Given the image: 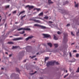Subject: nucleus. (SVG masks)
<instances>
[{"label": "nucleus", "instance_id": "3", "mask_svg": "<svg viewBox=\"0 0 79 79\" xmlns=\"http://www.w3.org/2000/svg\"><path fill=\"white\" fill-rule=\"evenodd\" d=\"M43 35L44 36V38H51L50 35L48 34H43Z\"/></svg>", "mask_w": 79, "mask_h": 79}, {"label": "nucleus", "instance_id": "6", "mask_svg": "<svg viewBox=\"0 0 79 79\" xmlns=\"http://www.w3.org/2000/svg\"><path fill=\"white\" fill-rule=\"evenodd\" d=\"M23 39V38H15L13 39V40H22Z\"/></svg>", "mask_w": 79, "mask_h": 79}, {"label": "nucleus", "instance_id": "11", "mask_svg": "<svg viewBox=\"0 0 79 79\" xmlns=\"http://www.w3.org/2000/svg\"><path fill=\"white\" fill-rule=\"evenodd\" d=\"M48 3H49V4H51V3H53V2H52V1L50 0H48Z\"/></svg>", "mask_w": 79, "mask_h": 79}, {"label": "nucleus", "instance_id": "53", "mask_svg": "<svg viewBox=\"0 0 79 79\" xmlns=\"http://www.w3.org/2000/svg\"><path fill=\"white\" fill-rule=\"evenodd\" d=\"M6 54H8V52H6Z\"/></svg>", "mask_w": 79, "mask_h": 79}, {"label": "nucleus", "instance_id": "12", "mask_svg": "<svg viewBox=\"0 0 79 79\" xmlns=\"http://www.w3.org/2000/svg\"><path fill=\"white\" fill-rule=\"evenodd\" d=\"M24 30H26V31H31V29L29 28H24Z\"/></svg>", "mask_w": 79, "mask_h": 79}, {"label": "nucleus", "instance_id": "8", "mask_svg": "<svg viewBox=\"0 0 79 79\" xmlns=\"http://www.w3.org/2000/svg\"><path fill=\"white\" fill-rule=\"evenodd\" d=\"M53 36H54V40H58V38L56 36V35H54Z\"/></svg>", "mask_w": 79, "mask_h": 79}, {"label": "nucleus", "instance_id": "61", "mask_svg": "<svg viewBox=\"0 0 79 79\" xmlns=\"http://www.w3.org/2000/svg\"><path fill=\"white\" fill-rule=\"evenodd\" d=\"M8 0V1H10V0Z\"/></svg>", "mask_w": 79, "mask_h": 79}, {"label": "nucleus", "instance_id": "27", "mask_svg": "<svg viewBox=\"0 0 79 79\" xmlns=\"http://www.w3.org/2000/svg\"><path fill=\"white\" fill-rule=\"evenodd\" d=\"M40 18L38 17H35L33 18V19H39Z\"/></svg>", "mask_w": 79, "mask_h": 79}, {"label": "nucleus", "instance_id": "55", "mask_svg": "<svg viewBox=\"0 0 79 79\" xmlns=\"http://www.w3.org/2000/svg\"><path fill=\"white\" fill-rule=\"evenodd\" d=\"M37 55H39V53H37V54H36Z\"/></svg>", "mask_w": 79, "mask_h": 79}, {"label": "nucleus", "instance_id": "25", "mask_svg": "<svg viewBox=\"0 0 79 79\" xmlns=\"http://www.w3.org/2000/svg\"><path fill=\"white\" fill-rule=\"evenodd\" d=\"M5 8H10V5L6 6Z\"/></svg>", "mask_w": 79, "mask_h": 79}, {"label": "nucleus", "instance_id": "2", "mask_svg": "<svg viewBox=\"0 0 79 79\" xmlns=\"http://www.w3.org/2000/svg\"><path fill=\"white\" fill-rule=\"evenodd\" d=\"M64 37L63 40L65 41H66V40L68 41V40H67V38L68 37V34L64 33Z\"/></svg>", "mask_w": 79, "mask_h": 79}, {"label": "nucleus", "instance_id": "22", "mask_svg": "<svg viewBox=\"0 0 79 79\" xmlns=\"http://www.w3.org/2000/svg\"><path fill=\"white\" fill-rule=\"evenodd\" d=\"M24 32H25V31H23V32H20V34H24Z\"/></svg>", "mask_w": 79, "mask_h": 79}, {"label": "nucleus", "instance_id": "19", "mask_svg": "<svg viewBox=\"0 0 79 79\" xmlns=\"http://www.w3.org/2000/svg\"><path fill=\"white\" fill-rule=\"evenodd\" d=\"M40 25L37 24H35L34 25V26H37L38 27H40Z\"/></svg>", "mask_w": 79, "mask_h": 79}, {"label": "nucleus", "instance_id": "35", "mask_svg": "<svg viewBox=\"0 0 79 79\" xmlns=\"http://www.w3.org/2000/svg\"><path fill=\"white\" fill-rule=\"evenodd\" d=\"M73 52L74 53H76L77 52V51L76 50H74L73 51Z\"/></svg>", "mask_w": 79, "mask_h": 79}, {"label": "nucleus", "instance_id": "51", "mask_svg": "<svg viewBox=\"0 0 79 79\" xmlns=\"http://www.w3.org/2000/svg\"><path fill=\"white\" fill-rule=\"evenodd\" d=\"M44 46H46V44H44Z\"/></svg>", "mask_w": 79, "mask_h": 79}, {"label": "nucleus", "instance_id": "32", "mask_svg": "<svg viewBox=\"0 0 79 79\" xmlns=\"http://www.w3.org/2000/svg\"><path fill=\"white\" fill-rule=\"evenodd\" d=\"M68 76V74L65 75L64 77V78H66V77Z\"/></svg>", "mask_w": 79, "mask_h": 79}, {"label": "nucleus", "instance_id": "47", "mask_svg": "<svg viewBox=\"0 0 79 79\" xmlns=\"http://www.w3.org/2000/svg\"><path fill=\"white\" fill-rule=\"evenodd\" d=\"M24 62H26V60H25L24 61Z\"/></svg>", "mask_w": 79, "mask_h": 79}, {"label": "nucleus", "instance_id": "54", "mask_svg": "<svg viewBox=\"0 0 79 79\" xmlns=\"http://www.w3.org/2000/svg\"><path fill=\"white\" fill-rule=\"evenodd\" d=\"M35 60H37V58H35Z\"/></svg>", "mask_w": 79, "mask_h": 79}, {"label": "nucleus", "instance_id": "49", "mask_svg": "<svg viewBox=\"0 0 79 79\" xmlns=\"http://www.w3.org/2000/svg\"><path fill=\"white\" fill-rule=\"evenodd\" d=\"M66 73H68V70H67L66 71Z\"/></svg>", "mask_w": 79, "mask_h": 79}, {"label": "nucleus", "instance_id": "45", "mask_svg": "<svg viewBox=\"0 0 79 79\" xmlns=\"http://www.w3.org/2000/svg\"><path fill=\"white\" fill-rule=\"evenodd\" d=\"M11 14H9V16H11Z\"/></svg>", "mask_w": 79, "mask_h": 79}, {"label": "nucleus", "instance_id": "52", "mask_svg": "<svg viewBox=\"0 0 79 79\" xmlns=\"http://www.w3.org/2000/svg\"><path fill=\"white\" fill-rule=\"evenodd\" d=\"M10 37H13V36H10Z\"/></svg>", "mask_w": 79, "mask_h": 79}, {"label": "nucleus", "instance_id": "36", "mask_svg": "<svg viewBox=\"0 0 79 79\" xmlns=\"http://www.w3.org/2000/svg\"><path fill=\"white\" fill-rule=\"evenodd\" d=\"M57 34H61V33L60 32L58 31L57 32Z\"/></svg>", "mask_w": 79, "mask_h": 79}, {"label": "nucleus", "instance_id": "48", "mask_svg": "<svg viewBox=\"0 0 79 79\" xmlns=\"http://www.w3.org/2000/svg\"><path fill=\"white\" fill-rule=\"evenodd\" d=\"M74 43H72L71 45H74Z\"/></svg>", "mask_w": 79, "mask_h": 79}, {"label": "nucleus", "instance_id": "64", "mask_svg": "<svg viewBox=\"0 0 79 79\" xmlns=\"http://www.w3.org/2000/svg\"><path fill=\"white\" fill-rule=\"evenodd\" d=\"M78 32H79V30H78Z\"/></svg>", "mask_w": 79, "mask_h": 79}, {"label": "nucleus", "instance_id": "16", "mask_svg": "<svg viewBox=\"0 0 79 79\" xmlns=\"http://www.w3.org/2000/svg\"><path fill=\"white\" fill-rule=\"evenodd\" d=\"M18 48V47L17 46H13L12 47V48L13 49H16V48Z\"/></svg>", "mask_w": 79, "mask_h": 79}, {"label": "nucleus", "instance_id": "17", "mask_svg": "<svg viewBox=\"0 0 79 79\" xmlns=\"http://www.w3.org/2000/svg\"><path fill=\"white\" fill-rule=\"evenodd\" d=\"M76 2H75V7H77H77H78V4H76Z\"/></svg>", "mask_w": 79, "mask_h": 79}, {"label": "nucleus", "instance_id": "1", "mask_svg": "<svg viewBox=\"0 0 79 79\" xmlns=\"http://www.w3.org/2000/svg\"><path fill=\"white\" fill-rule=\"evenodd\" d=\"M55 63L56 64L58 65L59 64V63L58 62H56V61H54V62H49L48 63H47L46 64V65L48 67L49 66H53L54 65Z\"/></svg>", "mask_w": 79, "mask_h": 79}, {"label": "nucleus", "instance_id": "42", "mask_svg": "<svg viewBox=\"0 0 79 79\" xmlns=\"http://www.w3.org/2000/svg\"><path fill=\"white\" fill-rule=\"evenodd\" d=\"M70 26V24H67V25L66 26Z\"/></svg>", "mask_w": 79, "mask_h": 79}, {"label": "nucleus", "instance_id": "5", "mask_svg": "<svg viewBox=\"0 0 79 79\" xmlns=\"http://www.w3.org/2000/svg\"><path fill=\"white\" fill-rule=\"evenodd\" d=\"M31 20H32V21H35V23H40V21L39 20H37L36 19H31Z\"/></svg>", "mask_w": 79, "mask_h": 79}, {"label": "nucleus", "instance_id": "29", "mask_svg": "<svg viewBox=\"0 0 79 79\" xmlns=\"http://www.w3.org/2000/svg\"><path fill=\"white\" fill-rule=\"evenodd\" d=\"M16 69L17 71H18V72H19V69L16 68Z\"/></svg>", "mask_w": 79, "mask_h": 79}, {"label": "nucleus", "instance_id": "34", "mask_svg": "<svg viewBox=\"0 0 79 79\" xmlns=\"http://www.w3.org/2000/svg\"><path fill=\"white\" fill-rule=\"evenodd\" d=\"M76 73H79V67L78 68L77 71H76Z\"/></svg>", "mask_w": 79, "mask_h": 79}, {"label": "nucleus", "instance_id": "63", "mask_svg": "<svg viewBox=\"0 0 79 79\" xmlns=\"http://www.w3.org/2000/svg\"><path fill=\"white\" fill-rule=\"evenodd\" d=\"M1 61V59H0V61Z\"/></svg>", "mask_w": 79, "mask_h": 79}, {"label": "nucleus", "instance_id": "58", "mask_svg": "<svg viewBox=\"0 0 79 79\" xmlns=\"http://www.w3.org/2000/svg\"><path fill=\"white\" fill-rule=\"evenodd\" d=\"M0 18H2V17L0 16Z\"/></svg>", "mask_w": 79, "mask_h": 79}, {"label": "nucleus", "instance_id": "43", "mask_svg": "<svg viewBox=\"0 0 79 79\" xmlns=\"http://www.w3.org/2000/svg\"><path fill=\"white\" fill-rule=\"evenodd\" d=\"M9 57H11V56H12V54H10L9 55Z\"/></svg>", "mask_w": 79, "mask_h": 79}, {"label": "nucleus", "instance_id": "39", "mask_svg": "<svg viewBox=\"0 0 79 79\" xmlns=\"http://www.w3.org/2000/svg\"><path fill=\"white\" fill-rule=\"evenodd\" d=\"M69 2L68 1H66L65 2V4H67V3H68Z\"/></svg>", "mask_w": 79, "mask_h": 79}, {"label": "nucleus", "instance_id": "7", "mask_svg": "<svg viewBox=\"0 0 79 79\" xmlns=\"http://www.w3.org/2000/svg\"><path fill=\"white\" fill-rule=\"evenodd\" d=\"M33 37V36H29L28 38H26V41H27L28 40H29V39H32V38Z\"/></svg>", "mask_w": 79, "mask_h": 79}, {"label": "nucleus", "instance_id": "14", "mask_svg": "<svg viewBox=\"0 0 79 79\" xmlns=\"http://www.w3.org/2000/svg\"><path fill=\"white\" fill-rule=\"evenodd\" d=\"M39 16H43L44 15V13L43 12H41L40 13L39 15Z\"/></svg>", "mask_w": 79, "mask_h": 79}, {"label": "nucleus", "instance_id": "46", "mask_svg": "<svg viewBox=\"0 0 79 79\" xmlns=\"http://www.w3.org/2000/svg\"><path fill=\"white\" fill-rule=\"evenodd\" d=\"M7 24L6 23L5 24V27H6V26L7 25Z\"/></svg>", "mask_w": 79, "mask_h": 79}, {"label": "nucleus", "instance_id": "18", "mask_svg": "<svg viewBox=\"0 0 79 79\" xmlns=\"http://www.w3.org/2000/svg\"><path fill=\"white\" fill-rule=\"evenodd\" d=\"M8 44H13L14 43H13V42H8Z\"/></svg>", "mask_w": 79, "mask_h": 79}, {"label": "nucleus", "instance_id": "30", "mask_svg": "<svg viewBox=\"0 0 79 79\" xmlns=\"http://www.w3.org/2000/svg\"><path fill=\"white\" fill-rule=\"evenodd\" d=\"M61 11H62L61 13H65V10H61Z\"/></svg>", "mask_w": 79, "mask_h": 79}, {"label": "nucleus", "instance_id": "41", "mask_svg": "<svg viewBox=\"0 0 79 79\" xmlns=\"http://www.w3.org/2000/svg\"><path fill=\"white\" fill-rule=\"evenodd\" d=\"M78 34H79V31H78L77 32V35H79Z\"/></svg>", "mask_w": 79, "mask_h": 79}, {"label": "nucleus", "instance_id": "4", "mask_svg": "<svg viewBox=\"0 0 79 79\" xmlns=\"http://www.w3.org/2000/svg\"><path fill=\"white\" fill-rule=\"evenodd\" d=\"M34 6H30L29 5H28L26 6L25 8H28L29 10H31V9H32V8H34Z\"/></svg>", "mask_w": 79, "mask_h": 79}, {"label": "nucleus", "instance_id": "60", "mask_svg": "<svg viewBox=\"0 0 79 79\" xmlns=\"http://www.w3.org/2000/svg\"><path fill=\"white\" fill-rule=\"evenodd\" d=\"M34 63H35V62H34Z\"/></svg>", "mask_w": 79, "mask_h": 79}, {"label": "nucleus", "instance_id": "57", "mask_svg": "<svg viewBox=\"0 0 79 79\" xmlns=\"http://www.w3.org/2000/svg\"><path fill=\"white\" fill-rule=\"evenodd\" d=\"M40 79H44V78H40Z\"/></svg>", "mask_w": 79, "mask_h": 79}, {"label": "nucleus", "instance_id": "56", "mask_svg": "<svg viewBox=\"0 0 79 79\" xmlns=\"http://www.w3.org/2000/svg\"><path fill=\"white\" fill-rule=\"evenodd\" d=\"M25 35H26V34H24V36H25Z\"/></svg>", "mask_w": 79, "mask_h": 79}, {"label": "nucleus", "instance_id": "9", "mask_svg": "<svg viewBox=\"0 0 79 79\" xmlns=\"http://www.w3.org/2000/svg\"><path fill=\"white\" fill-rule=\"evenodd\" d=\"M40 27H41L42 29H46V27L45 26H41L40 25Z\"/></svg>", "mask_w": 79, "mask_h": 79}, {"label": "nucleus", "instance_id": "21", "mask_svg": "<svg viewBox=\"0 0 79 79\" xmlns=\"http://www.w3.org/2000/svg\"><path fill=\"white\" fill-rule=\"evenodd\" d=\"M44 19H48V17L47 16H45L44 17Z\"/></svg>", "mask_w": 79, "mask_h": 79}, {"label": "nucleus", "instance_id": "20", "mask_svg": "<svg viewBox=\"0 0 79 79\" xmlns=\"http://www.w3.org/2000/svg\"><path fill=\"white\" fill-rule=\"evenodd\" d=\"M54 45L55 47L56 48V47H58V44H54Z\"/></svg>", "mask_w": 79, "mask_h": 79}, {"label": "nucleus", "instance_id": "33", "mask_svg": "<svg viewBox=\"0 0 79 79\" xmlns=\"http://www.w3.org/2000/svg\"><path fill=\"white\" fill-rule=\"evenodd\" d=\"M36 73H37V71H35L34 73H31V75H33L34 74Z\"/></svg>", "mask_w": 79, "mask_h": 79}, {"label": "nucleus", "instance_id": "31", "mask_svg": "<svg viewBox=\"0 0 79 79\" xmlns=\"http://www.w3.org/2000/svg\"><path fill=\"white\" fill-rule=\"evenodd\" d=\"M35 9H36V10H37V11H40V9H39H39H38V8H36Z\"/></svg>", "mask_w": 79, "mask_h": 79}, {"label": "nucleus", "instance_id": "28", "mask_svg": "<svg viewBox=\"0 0 79 79\" xmlns=\"http://www.w3.org/2000/svg\"><path fill=\"white\" fill-rule=\"evenodd\" d=\"M13 14H15V13H16V10H15L13 12H12Z\"/></svg>", "mask_w": 79, "mask_h": 79}, {"label": "nucleus", "instance_id": "59", "mask_svg": "<svg viewBox=\"0 0 79 79\" xmlns=\"http://www.w3.org/2000/svg\"><path fill=\"white\" fill-rule=\"evenodd\" d=\"M1 19H0V21H1Z\"/></svg>", "mask_w": 79, "mask_h": 79}, {"label": "nucleus", "instance_id": "13", "mask_svg": "<svg viewBox=\"0 0 79 79\" xmlns=\"http://www.w3.org/2000/svg\"><path fill=\"white\" fill-rule=\"evenodd\" d=\"M24 12H25V11H24L21 12L19 14L18 16H19V15H21V14H23V13H24Z\"/></svg>", "mask_w": 79, "mask_h": 79}, {"label": "nucleus", "instance_id": "23", "mask_svg": "<svg viewBox=\"0 0 79 79\" xmlns=\"http://www.w3.org/2000/svg\"><path fill=\"white\" fill-rule=\"evenodd\" d=\"M48 57H46L45 59V62H46V61H47V60H48Z\"/></svg>", "mask_w": 79, "mask_h": 79}, {"label": "nucleus", "instance_id": "37", "mask_svg": "<svg viewBox=\"0 0 79 79\" xmlns=\"http://www.w3.org/2000/svg\"><path fill=\"white\" fill-rule=\"evenodd\" d=\"M79 56V54H77L76 55V57H78Z\"/></svg>", "mask_w": 79, "mask_h": 79}, {"label": "nucleus", "instance_id": "50", "mask_svg": "<svg viewBox=\"0 0 79 79\" xmlns=\"http://www.w3.org/2000/svg\"><path fill=\"white\" fill-rule=\"evenodd\" d=\"M18 22H16V23H15V24H18Z\"/></svg>", "mask_w": 79, "mask_h": 79}, {"label": "nucleus", "instance_id": "44", "mask_svg": "<svg viewBox=\"0 0 79 79\" xmlns=\"http://www.w3.org/2000/svg\"><path fill=\"white\" fill-rule=\"evenodd\" d=\"M1 69H2V70H3L4 69V68H2Z\"/></svg>", "mask_w": 79, "mask_h": 79}, {"label": "nucleus", "instance_id": "40", "mask_svg": "<svg viewBox=\"0 0 79 79\" xmlns=\"http://www.w3.org/2000/svg\"><path fill=\"white\" fill-rule=\"evenodd\" d=\"M71 34L72 35H74L73 34V32H71Z\"/></svg>", "mask_w": 79, "mask_h": 79}, {"label": "nucleus", "instance_id": "10", "mask_svg": "<svg viewBox=\"0 0 79 79\" xmlns=\"http://www.w3.org/2000/svg\"><path fill=\"white\" fill-rule=\"evenodd\" d=\"M48 45L50 46V47H52V44L51 43H48Z\"/></svg>", "mask_w": 79, "mask_h": 79}, {"label": "nucleus", "instance_id": "38", "mask_svg": "<svg viewBox=\"0 0 79 79\" xmlns=\"http://www.w3.org/2000/svg\"><path fill=\"white\" fill-rule=\"evenodd\" d=\"M69 55L70 57H71V56H72V55L71 54V52H69Z\"/></svg>", "mask_w": 79, "mask_h": 79}, {"label": "nucleus", "instance_id": "24", "mask_svg": "<svg viewBox=\"0 0 79 79\" xmlns=\"http://www.w3.org/2000/svg\"><path fill=\"white\" fill-rule=\"evenodd\" d=\"M36 57V56H32V57H31V56H30V57H31V59H32L33 58H35V57Z\"/></svg>", "mask_w": 79, "mask_h": 79}, {"label": "nucleus", "instance_id": "15", "mask_svg": "<svg viewBox=\"0 0 79 79\" xmlns=\"http://www.w3.org/2000/svg\"><path fill=\"white\" fill-rule=\"evenodd\" d=\"M24 28H19V29H18L17 30H18V31H21V30H24Z\"/></svg>", "mask_w": 79, "mask_h": 79}, {"label": "nucleus", "instance_id": "62", "mask_svg": "<svg viewBox=\"0 0 79 79\" xmlns=\"http://www.w3.org/2000/svg\"><path fill=\"white\" fill-rule=\"evenodd\" d=\"M33 42L34 43L35 42V41H33Z\"/></svg>", "mask_w": 79, "mask_h": 79}, {"label": "nucleus", "instance_id": "26", "mask_svg": "<svg viewBox=\"0 0 79 79\" xmlns=\"http://www.w3.org/2000/svg\"><path fill=\"white\" fill-rule=\"evenodd\" d=\"M25 17H26V15H24V16H22V17H21V20H23V18H25Z\"/></svg>", "mask_w": 79, "mask_h": 79}]
</instances>
